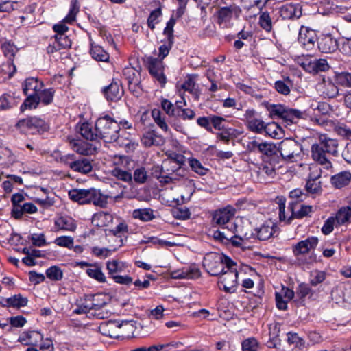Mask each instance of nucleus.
<instances>
[{
	"mask_svg": "<svg viewBox=\"0 0 351 351\" xmlns=\"http://www.w3.org/2000/svg\"><path fill=\"white\" fill-rule=\"evenodd\" d=\"M335 220L338 224H344L351 219V207H343L337 212Z\"/></svg>",
	"mask_w": 351,
	"mask_h": 351,
	"instance_id": "nucleus-43",
	"label": "nucleus"
},
{
	"mask_svg": "<svg viewBox=\"0 0 351 351\" xmlns=\"http://www.w3.org/2000/svg\"><path fill=\"white\" fill-rule=\"evenodd\" d=\"M70 145L75 152L81 155H91L95 152V148L92 145L79 139L71 140Z\"/></svg>",
	"mask_w": 351,
	"mask_h": 351,
	"instance_id": "nucleus-23",
	"label": "nucleus"
},
{
	"mask_svg": "<svg viewBox=\"0 0 351 351\" xmlns=\"http://www.w3.org/2000/svg\"><path fill=\"white\" fill-rule=\"evenodd\" d=\"M277 226L271 220L265 221L260 228H257V237L261 241H265L270 239L275 233V228Z\"/></svg>",
	"mask_w": 351,
	"mask_h": 351,
	"instance_id": "nucleus-21",
	"label": "nucleus"
},
{
	"mask_svg": "<svg viewBox=\"0 0 351 351\" xmlns=\"http://www.w3.org/2000/svg\"><path fill=\"white\" fill-rule=\"evenodd\" d=\"M326 278V274L324 271L315 270L311 272L310 283L313 286H316L322 283Z\"/></svg>",
	"mask_w": 351,
	"mask_h": 351,
	"instance_id": "nucleus-57",
	"label": "nucleus"
},
{
	"mask_svg": "<svg viewBox=\"0 0 351 351\" xmlns=\"http://www.w3.org/2000/svg\"><path fill=\"white\" fill-rule=\"evenodd\" d=\"M161 106L166 114L169 116H176L178 109H176L175 106L168 99H163L161 101Z\"/></svg>",
	"mask_w": 351,
	"mask_h": 351,
	"instance_id": "nucleus-62",
	"label": "nucleus"
},
{
	"mask_svg": "<svg viewBox=\"0 0 351 351\" xmlns=\"http://www.w3.org/2000/svg\"><path fill=\"white\" fill-rule=\"evenodd\" d=\"M69 167L74 171L86 174L92 171L93 167L87 158H81L69 163Z\"/></svg>",
	"mask_w": 351,
	"mask_h": 351,
	"instance_id": "nucleus-28",
	"label": "nucleus"
},
{
	"mask_svg": "<svg viewBox=\"0 0 351 351\" xmlns=\"http://www.w3.org/2000/svg\"><path fill=\"white\" fill-rule=\"evenodd\" d=\"M258 343L254 338H249L242 343L243 351H257Z\"/></svg>",
	"mask_w": 351,
	"mask_h": 351,
	"instance_id": "nucleus-64",
	"label": "nucleus"
},
{
	"mask_svg": "<svg viewBox=\"0 0 351 351\" xmlns=\"http://www.w3.org/2000/svg\"><path fill=\"white\" fill-rule=\"evenodd\" d=\"M235 209L232 206H227L217 210L212 217V223L216 226H225L227 223H232L230 219L234 215Z\"/></svg>",
	"mask_w": 351,
	"mask_h": 351,
	"instance_id": "nucleus-11",
	"label": "nucleus"
},
{
	"mask_svg": "<svg viewBox=\"0 0 351 351\" xmlns=\"http://www.w3.org/2000/svg\"><path fill=\"white\" fill-rule=\"evenodd\" d=\"M46 276L53 281H60L63 278V271L60 267L53 265L46 270Z\"/></svg>",
	"mask_w": 351,
	"mask_h": 351,
	"instance_id": "nucleus-45",
	"label": "nucleus"
},
{
	"mask_svg": "<svg viewBox=\"0 0 351 351\" xmlns=\"http://www.w3.org/2000/svg\"><path fill=\"white\" fill-rule=\"evenodd\" d=\"M180 164L165 161L160 169L158 167L153 172V175L160 182L167 184L174 180H178L180 177H183L185 170L182 168Z\"/></svg>",
	"mask_w": 351,
	"mask_h": 351,
	"instance_id": "nucleus-4",
	"label": "nucleus"
},
{
	"mask_svg": "<svg viewBox=\"0 0 351 351\" xmlns=\"http://www.w3.org/2000/svg\"><path fill=\"white\" fill-rule=\"evenodd\" d=\"M321 177V173L317 175H314L311 173L309 175V178L306 181L305 189L306 191L311 194L319 195L322 193V182L319 181V178Z\"/></svg>",
	"mask_w": 351,
	"mask_h": 351,
	"instance_id": "nucleus-25",
	"label": "nucleus"
},
{
	"mask_svg": "<svg viewBox=\"0 0 351 351\" xmlns=\"http://www.w3.org/2000/svg\"><path fill=\"white\" fill-rule=\"evenodd\" d=\"M339 144L336 139L331 138L326 134L319 136V142L311 146V154L313 159L318 162L325 169L332 168V164L328 158V155L337 156Z\"/></svg>",
	"mask_w": 351,
	"mask_h": 351,
	"instance_id": "nucleus-1",
	"label": "nucleus"
},
{
	"mask_svg": "<svg viewBox=\"0 0 351 351\" xmlns=\"http://www.w3.org/2000/svg\"><path fill=\"white\" fill-rule=\"evenodd\" d=\"M80 6L77 0H72L69 12L64 18V21L66 23H71L75 21V16L79 12Z\"/></svg>",
	"mask_w": 351,
	"mask_h": 351,
	"instance_id": "nucleus-54",
	"label": "nucleus"
},
{
	"mask_svg": "<svg viewBox=\"0 0 351 351\" xmlns=\"http://www.w3.org/2000/svg\"><path fill=\"white\" fill-rule=\"evenodd\" d=\"M91 310H94L93 303L90 298V295H86L78 302L74 313L76 314H85L89 313Z\"/></svg>",
	"mask_w": 351,
	"mask_h": 351,
	"instance_id": "nucleus-36",
	"label": "nucleus"
},
{
	"mask_svg": "<svg viewBox=\"0 0 351 351\" xmlns=\"http://www.w3.org/2000/svg\"><path fill=\"white\" fill-rule=\"evenodd\" d=\"M69 198L80 204L93 203L95 206L106 207L107 196L103 195L99 190L91 188L89 189H73L69 191Z\"/></svg>",
	"mask_w": 351,
	"mask_h": 351,
	"instance_id": "nucleus-2",
	"label": "nucleus"
},
{
	"mask_svg": "<svg viewBox=\"0 0 351 351\" xmlns=\"http://www.w3.org/2000/svg\"><path fill=\"white\" fill-rule=\"evenodd\" d=\"M43 339L38 330H27L23 335V342L27 345H36Z\"/></svg>",
	"mask_w": 351,
	"mask_h": 351,
	"instance_id": "nucleus-42",
	"label": "nucleus"
},
{
	"mask_svg": "<svg viewBox=\"0 0 351 351\" xmlns=\"http://www.w3.org/2000/svg\"><path fill=\"white\" fill-rule=\"evenodd\" d=\"M287 341L289 344H293L295 347L302 349L304 348L305 341L304 340L298 336L295 332H289L287 334Z\"/></svg>",
	"mask_w": 351,
	"mask_h": 351,
	"instance_id": "nucleus-53",
	"label": "nucleus"
},
{
	"mask_svg": "<svg viewBox=\"0 0 351 351\" xmlns=\"http://www.w3.org/2000/svg\"><path fill=\"white\" fill-rule=\"evenodd\" d=\"M290 86L291 82L289 80L287 82L278 80L274 84V87L276 91L284 95H287L290 93Z\"/></svg>",
	"mask_w": 351,
	"mask_h": 351,
	"instance_id": "nucleus-56",
	"label": "nucleus"
},
{
	"mask_svg": "<svg viewBox=\"0 0 351 351\" xmlns=\"http://www.w3.org/2000/svg\"><path fill=\"white\" fill-rule=\"evenodd\" d=\"M54 243L58 246L71 249L73 247L74 240L71 237L62 236L57 237L54 241Z\"/></svg>",
	"mask_w": 351,
	"mask_h": 351,
	"instance_id": "nucleus-58",
	"label": "nucleus"
},
{
	"mask_svg": "<svg viewBox=\"0 0 351 351\" xmlns=\"http://www.w3.org/2000/svg\"><path fill=\"white\" fill-rule=\"evenodd\" d=\"M318 48L322 53H330L337 50L339 45L336 38L330 34L322 36L317 43Z\"/></svg>",
	"mask_w": 351,
	"mask_h": 351,
	"instance_id": "nucleus-17",
	"label": "nucleus"
},
{
	"mask_svg": "<svg viewBox=\"0 0 351 351\" xmlns=\"http://www.w3.org/2000/svg\"><path fill=\"white\" fill-rule=\"evenodd\" d=\"M90 298L91 300V302L93 303V306L94 311H95V314L101 318L104 319V315L102 313H97L96 311L100 310L102 307H104L106 304V295L101 294V293H97L95 295H90Z\"/></svg>",
	"mask_w": 351,
	"mask_h": 351,
	"instance_id": "nucleus-34",
	"label": "nucleus"
},
{
	"mask_svg": "<svg viewBox=\"0 0 351 351\" xmlns=\"http://www.w3.org/2000/svg\"><path fill=\"white\" fill-rule=\"evenodd\" d=\"M55 90L50 88H46L40 90L38 93V98L40 99V102H42L45 105H49L52 103L53 99Z\"/></svg>",
	"mask_w": 351,
	"mask_h": 351,
	"instance_id": "nucleus-48",
	"label": "nucleus"
},
{
	"mask_svg": "<svg viewBox=\"0 0 351 351\" xmlns=\"http://www.w3.org/2000/svg\"><path fill=\"white\" fill-rule=\"evenodd\" d=\"M112 215L106 212L97 213L92 217V223L97 227L108 226L112 222Z\"/></svg>",
	"mask_w": 351,
	"mask_h": 351,
	"instance_id": "nucleus-30",
	"label": "nucleus"
},
{
	"mask_svg": "<svg viewBox=\"0 0 351 351\" xmlns=\"http://www.w3.org/2000/svg\"><path fill=\"white\" fill-rule=\"evenodd\" d=\"M132 217L144 222L152 221L156 217L154 210L150 208L135 209L132 212Z\"/></svg>",
	"mask_w": 351,
	"mask_h": 351,
	"instance_id": "nucleus-32",
	"label": "nucleus"
},
{
	"mask_svg": "<svg viewBox=\"0 0 351 351\" xmlns=\"http://www.w3.org/2000/svg\"><path fill=\"white\" fill-rule=\"evenodd\" d=\"M173 44V40H167V41L161 45L158 48V59L163 60L169 53L170 49H171Z\"/></svg>",
	"mask_w": 351,
	"mask_h": 351,
	"instance_id": "nucleus-59",
	"label": "nucleus"
},
{
	"mask_svg": "<svg viewBox=\"0 0 351 351\" xmlns=\"http://www.w3.org/2000/svg\"><path fill=\"white\" fill-rule=\"evenodd\" d=\"M152 116L155 123L162 130L165 132L168 131L169 127L165 121V117L162 115V112L159 110H153L152 112Z\"/></svg>",
	"mask_w": 351,
	"mask_h": 351,
	"instance_id": "nucleus-47",
	"label": "nucleus"
},
{
	"mask_svg": "<svg viewBox=\"0 0 351 351\" xmlns=\"http://www.w3.org/2000/svg\"><path fill=\"white\" fill-rule=\"evenodd\" d=\"M317 41V35L314 30L306 27H302L299 32L298 42L307 50L312 49Z\"/></svg>",
	"mask_w": 351,
	"mask_h": 351,
	"instance_id": "nucleus-12",
	"label": "nucleus"
},
{
	"mask_svg": "<svg viewBox=\"0 0 351 351\" xmlns=\"http://www.w3.org/2000/svg\"><path fill=\"white\" fill-rule=\"evenodd\" d=\"M302 68L308 73H317L329 69V65L325 59L306 60L301 63Z\"/></svg>",
	"mask_w": 351,
	"mask_h": 351,
	"instance_id": "nucleus-16",
	"label": "nucleus"
},
{
	"mask_svg": "<svg viewBox=\"0 0 351 351\" xmlns=\"http://www.w3.org/2000/svg\"><path fill=\"white\" fill-rule=\"evenodd\" d=\"M121 165H117L112 171L111 174L118 180L125 182L132 181V175L130 168L131 165H134L132 160H129L128 157L120 158Z\"/></svg>",
	"mask_w": 351,
	"mask_h": 351,
	"instance_id": "nucleus-8",
	"label": "nucleus"
},
{
	"mask_svg": "<svg viewBox=\"0 0 351 351\" xmlns=\"http://www.w3.org/2000/svg\"><path fill=\"white\" fill-rule=\"evenodd\" d=\"M246 125L249 130L256 134H262L263 132L269 133L271 128H277V124L274 123L266 124L263 120L257 118L250 121Z\"/></svg>",
	"mask_w": 351,
	"mask_h": 351,
	"instance_id": "nucleus-22",
	"label": "nucleus"
},
{
	"mask_svg": "<svg viewBox=\"0 0 351 351\" xmlns=\"http://www.w3.org/2000/svg\"><path fill=\"white\" fill-rule=\"evenodd\" d=\"M303 112L285 106L283 119L291 122H294L296 119L303 118Z\"/></svg>",
	"mask_w": 351,
	"mask_h": 351,
	"instance_id": "nucleus-49",
	"label": "nucleus"
},
{
	"mask_svg": "<svg viewBox=\"0 0 351 351\" xmlns=\"http://www.w3.org/2000/svg\"><path fill=\"white\" fill-rule=\"evenodd\" d=\"M95 130L98 132L99 139L106 143L116 141L119 137L120 125L109 115L98 118L95 122Z\"/></svg>",
	"mask_w": 351,
	"mask_h": 351,
	"instance_id": "nucleus-3",
	"label": "nucleus"
},
{
	"mask_svg": "<svg viewBox=\"0 0 351 351\" xmlns=\"http://www.w3.org/2000/svg\"><path fill=\"white\" fill-rule=\"evenodd\" d=\"M0 302L3 306L19 309L22 306V295L16 294L10 298H1Z\"/></svg>",
	"mask_w": 351,
	"mask_h": 351,
	"instance_id": "nucleus-37",
	"label": "nucleus"
},
{
	"mask_svg": "<svg viewBox=\"0 0 351 351\" xmlns=\"http://www.w3.org/2000/svg\"><path fill=\"white\" fill-rule=\"evenodd\" d=\"M106 268L108 274L112 276H115L117 273L121 272L123 269V263L118 261L117 260L108 261L106 263Z\"/></svg>",
	"mask_w": 351,
	"mask_h": 351,
	"instance_id": "nucleus-50",
	"label": "nucleus"
},
{
	"mask_svg": "<svg viewBox=\"0 0 351 351\" xmlns=\"http://www.w3.org/2000/svg\"><path fill=\"white\" fill-rule=\"evenodd\" d=\"M141 141L145 147L160 146L164 144L165 139L154 130H149L143 133Z\"/></svg>",
	"mask_w": 351,
	"mask_h": 351,
	"instance_id": "nucleus-18",
	"label": "nucleus"
},
{
	"mask_svg": "<svg viewBox=\"0 0 351 351\" xmlns=\"http://www.w3.org/2000/svg\"><path fill=\"white\" fill-rule=\"evenodd\" d=\"M282 158L288 162H295L300 156L302 147L300 144L292 139H285L277 147Z\"/></svg>",
	"mask_w": 351,
	"mask_h": 351,
	"instance_id": "nucleus-7",
	"label": "nucleus"
},
{
	"mask_svg": "<svg viewBox=\"0 0 351 351\" xmlns=\"http://www.w3.org/2000/svg\"><path fill=\"white\" fill-rule=\"evenodd\" d=\"M241 10L237 5L232 4L229 6L222 7L218 10V18L220 23L228 21L233 16H239Z\"/></svg>",
	"mask_w": 351,
	"mask_h": 351,
	"instance_id": "nucleus-24",
	"label": "nucleus"
},
{
	"mask_svg": "<svg viewBox=\"0 0 351 351\" xmlns=\"http://www.w3.org/2000/svg\"><path fill=\"white\" fill-rule=\"evenodd\" d=\"M317 244L318 239L317 237H308L305 240L299 241L293 246V253L295 256L308 254L311 250H314Z\"/></svg>",
	"mask_w": 351,
	"mask_h": 351,
	"instance_id": "nucleus-13",
	"label": "nucleus"
},
{
	"mask_svg": "<svg viewBox=\"0 0 351 351\" xmlns=\"http://www.w3.org/2000/svg\"><path fill=\"white\" fill-rule=\"evenodd\" d=\"M101 335L110 338L117 339L121 337L119 320H108L103 322L99 326Z\"/></svg>",
	"mask_w": 351,
	"mask_h": 351,
	"instance_id": "nucleus-14",
	"label": "nucleus"
},
{
	"mask_svg": "<svg viewBox=\"0 0 351 351\" xmlns=\"http://www.w3.org/2000/svg\"><path fill=\"white\" fill-rule=\"evenodd\" d=\"M81 135L86 139L89 141H98L99 137L98 132L88 123H83L80 128Z\"/></svg>",
	"mask_w": 351,
	"mask_h": 351,
	"instance_id": "nucleus-35",
	"label": "nucleus"
},
{
	"mask_svg": "<svg viewBox=\"0 0 351 351\" xmlns=\"http://www.w3.org/2000/svg\"><path fill=\"white\" fill-rule=\"evenodd\" d=\"M149 73L161 84H166V77L164 74V64L162 60L157 58L149 57L147 60Z\"/></svg>",
	"mask_w": 351,
	"mask_h": 351,
	"instance_id": "nucleus-9",
	"label": "nucleus"
},
{
	"mask_svg": "<svg viewBox=\"0 0 351 351\" xmlns=\"http://www.w3.org/2000/svg\"><path fill=\"white\" fill-rule=\"evenodd\" d=\"M168 158L165 161L169 162H176L178 164L184 165L185 162V157L181 154L175 152L169 151L166 153Z\"/></svg>",
	"mask_w": 351,
	"mask_h": 351,
	"instance_id": "nucleus-61",
	"label": "nucleus"
},
{
	"mask_svg": "<svg viewBox=\"0 0 351 351\" xmlns=\"http://www.w3.org/2000/svg\"><path fill=\"white\" fill-rule=\"evenodd\" d=\"M147 173L144 167H139L134 170L132 178L138 184H143L147 180Z\"/></svg>",
	"mask_w": 351,
	"mask_h": 351,
	"instance_id": "nucleus-55",
	"label": "nucleus"
},
{
	"mask_svg": "<svg viewBox=\"0 0 351 351\" xmlns=\"http://www.w3.org/2000/svg\"><path fill=\"white\" fill-rule=\"evenodd\" d=\"M227 267L220 274L219 285L221 289L227 293H233L237 285L238 271L236 264L232 261H228Z\"/></svg>",
	"mask_w": 351,
	"mask_h": 351,
	"instance_id": "nucleus-6",
	"label": "nucleus"
},
{
	"mask_svg": "<svg viewBox=\"0 0 351 351\" xmlns=\"http://www.w3.org/2000/svg\"><path fill=\"white\" fill-rule=\"evenodd\" d=\"M280 16L284 19H298L302 15L301 8L293 4H286L280 8Z\"/></svg>",
	"mask_w": 351,
	"mask_h": 351,
	"instance_id": "nucleus-26",
	"label": "nucleus"
},
{
	"mask_svg": "<svg viewBox=\"0 0 351 351\" xmlns=\"http://www.w3.org/2000/svg\"><path fill=\"white\" fill-rule=\"evenodd\" d=\"M228 256L216 252H210L205 255L202 265L206 271L212 276H218L227 267Z\"/></svg>",
	"mask_w": 351,
	"mask_h": 351,
	"instance_id": "nucleus-5",
	"label": "nucleus"
},
{
	"mask_svg": "<svg viewBox=\"0 0 351 351\" xmlns=\"http://www.w3.org/2000/svg\"><path fill=\"white\" fill-rule=\"evenodd\" d=\"M103 93L108 101H117L123 95V90L118 82L112 81L108 86L104 87Z\"/></svg>",
	"mask_w": 351,
	"mask_h": 351,
	"instance_id": "nucleus-15",
	"label": "nucleus"
},
{
	"mask_svg": "<svg viewBox=\"0 0 351 351\" xmlns=\"http://www.w3.org/2000/svg\"><path fill=\"white\" fill-rule=\"evenodd\" d=\"M351 181V173L348 171H341L332 176L330 178L332 185L336 189H341L349 184Z\"/></svg>",
	"mask_w": 351,
	"mask_h": 351,
	"instance_id": "nucleus-27",
	"label": "nucleus"
},
{
	"mask_svg": "<svg viewBox=\"0 0 351 351\" xmlns=\"http://www.w3.org/2000/svg\"><path fill=\"white\" fill-rule=\"evenodd\" d=\"M56 45L60 47V49H66L71 46V41L68 36L63 34L56 35L55 36V41Z\"/></svg>",
	"mask_w": 351,
	"mask_h": 351,
	"instance_id": "nucleus-60",
	"label": "nucleus"
},
{
	"mask_svg": "<svg viewBox=\"0 0 351 351\" xmlns=\"http://www.w3.org/2000/svg\"><path fill=\"white\" fill-rule=\"evenodd\" d=\"M135 324L136 322L133 320L119 321V330L121 336H134V332L136 328Z\"/></svg>",
	"mask_w": 351,
	"mask_h": 351,
	"instance_id": "nucleus-41",
	"label": "nucleus"
},
{
	"mask_svg": "<svg viewBox=\"0 0 351 351\" xmlns=\"http://www.w3.org/2000/svg\"><path fill=\"white\" fill-rule=\"evenodd\" d=\"M285 106L281 104H267L266 108L270 114V117L277 116L283 119Z\"/></svg>",
	"mask_w": 351,
	"mask_h": 351,
	"instance_id": "nucleus-52",
	"label": "nucleus"
},
{
	"mask_svg": "<svg viewBox=\"0 0 351 351\" xmlns=\"http://www.w3.org/2000/svg\"><path fill=\"white\" fill-rule=\"evenodd\" d=\"M309 294H313L311 288L305 283H301L296 289V295L300 299H304Z\"/></svg>",
	"mask_w": 351,
	"mask_h": 351,
	"instance_id": "nucleus-63",
	"label": "nucleus"
},
{
	"mask_svg": "<svg viewBox=\"0 0 351 351\" xmlns=\"http://www.w3.org/2000/svg\"><path fill=\"white\" fill-rule=\"evenodd\" d=\"M86 273L90 278L95 279L99 282H105L106 281L101 267L98 264L90 265V267L86 269Z\"/></svg>",
	"mask_w": 351,
	"mask_h": 351,
	"instance_id": "nucleus-33",
	"label": "nucleus"
},
{
	"mask_svg": "<svg viewBox=\"0 0 351 351\" xmlns=\"http://www.w3.org/2000/svg\"><path fill=\"white\" fill-rule=\"evenodd\" d=\"M258 24L266 32H270L272 29L271 18L267 12L260 14L258 19Z\"/></svg>",
	"mask_w": 351,
	"mask_h": 351,
	"instance_id": "nucleus-46",
	"label": "nucleus"
},
{
	"mask_svg": "<svg viewBox=\"0 0 351 351\" xmlns=\"http://www.w3.org/2000/svg\"><path fill=\"white\" fill-rule=\"evenodd\" d=\"M12 209L11 212L12 217L15 219L22 218V193H16L12 195L11 198Z\"/></svg>",
	"mask_w": 351,
	"mask_h": 351,
	"instance_id": "nucleus-31",
	"label": "nucleus"
},
{
	"mask_svg": "<svg viewBox=\"0 0 351 351\" xmlns=\"http://www.w3.org/2000/svg\"><path fill=\"white\" fill-rule=\"evenodd\" d=\"M277 152V147L274 144L267 142H259L258 152L270 156L276 154Z\"/></svg>",
	"mask_w": 351,
	"mask_h": 351,
	"instance_id": "nucleus-44",
	"label": "nucleus"
},
{
	"mask_svg": "<svg viewBox=\"0 0 351 351\" xmlns=\"http://www.w3.org/2000/svg\"><path fill=\"white\" fill-rule=\"evenodd\" d=\"M2 51L9 60L3 65L2 71L8 74V77L11 78L16 72V66L12 63L11 59L14 57L17 49L15 46L9 42H5L1 45Z\"/></svg>",
	"mask_w": 351,
	"mask_h": 351,
	"instance_id": "nucleus-10",
	"label": "nucleus"
},
{
	"mask_svg": "<svg viewBox=\"0 0 351 351\" xmlns=\"http://www.w3.org/2000/svg\"><path fill=\"white\" fill-rule=\"evenodd\" d=\"M90 53L97 61L107 62L109 59L108 53L99 45L91 44Z\"/></svg>",
	"mask_w": 351,
	"mask_h": 351,
	"instance_id": "nucleus-38",
	"label": "nucleus"
},
{
	"mask_svg": "<svg viewBox=\"0 0 351 351\" xmlns=\"http://www.w3.org/2000/svg\"><path fill=\"white\" fill-rule=\"evenodd\" d=\"M23 124H25L26 127L29 130H35L38 132H44L48 128L45 121L36 117H31L23 119Z\"/></svg>",
	"mask_w": 351,
	"mask_h": 351,
	"instance_id": "nucleus-29",
	"label": "nucleus"
},
{
	"mask_svg": "<svg viewBox=\"0 0 351 351\" xmlns=\"http://www.w3.org/2000/svg\"><path fill=\"white\" fill-rule=\"evenodd\" d=\"M27 96L25 101H23V110L36 109L40 104L38 95H25Z\"/></svg>",
	"mask_w": 351,
	"mask_h": 351,
	"instance_id": "nucleus-51",
	"label": "nucleus"
},
{
	"mask_svg": "<svg viewBox=\"0 0 351 351\" xmlns=\"http://www.w3.org/2000/svg\"><path fill=\"white\" fill-rule=\"evenodd\" d=\"M297 204V202H294L289 203L288 209L291 212V215L289 217L287 223H290L293 218L301 219L309 216L313 212V206L308 205H301L300 209L296 210Z\"/></svg>",
	"mask_w": 351,
	"mask_h": 351,
	"instance_id": "nucleus-20",
	"label": "nucleus"
},
{
	"mask_svg": "<svg viewBox=\"0 0 351 351\" xmlns=\"http://www.w3.org/2000/svg\"><path fill=\"white\" fill-rule=\"evenodd\" d=\"M43 86V82L37 77L26 78L23 83V94L38 95Z\"/></svg>",
	"mask_w": 351,
	"mask_h": 351,
	"instance_id": "nucleus-19",
	"label": "nucleus"
},
{
	"mask_svg": "<svg viewBox=\"0 0 351 351\" xmlns=\"http://www.w3.org/2000/svg\"><path fill=\"white\" fill-rule=\"evenodd\" d=\"M55 226L60 230L74 231L76 226L73 219L69 217H60L55 221Z\"/></svg>",
	"mask_w": 351,
	"mask_h": 351,
	"instance_id": "nucleus-40",
	"label": "nucleus"
},
{
	"mask_svg": "<svg viewBox=\"0 0 351 351\" xmlns=\"http://www.w3.org/2000/svg\"><path fill=\"white\" fill-rule=\"evenodd\" d=\"M339 93L337 86L330 80H323L322 94L328 98L335 97Z\"/></svg>",
	"mask_w": 351,
	"mask_h": 351,
	"instance_id": "nucleus-39",
	"label": "nucleus"
}]
</instances>
